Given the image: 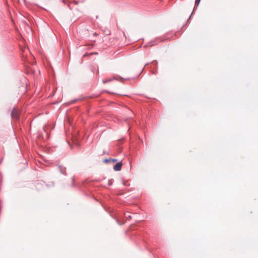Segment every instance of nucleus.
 Here are the masks:
<instances>
[{"label": "nucleus", "mask_w": 258, "mask_h": 258, "mask_svg": "<svg viewBox=\"0 0 258 258\" xmlns=\"http://www.w3.org/2000/svg\"><path fill=\"white\" fill-rule=\"evenodd\" d=\"M12 117L15 119H18L19 118V112L17 109L14 108L11 113Z\"/></svg>", "instance_id": "obj_1"}, {"label": "nucleus", "mask_w": 258, "mask_h": 258, "mask_svg": "<svg viewBox=\"0 0 258 258\" xmlns=\"http://www.w3.org/2000/svg\"><path fill=\"white\" fill-rule=\"evenodd\" d=\"M122 165V164L121 162H118L113 166V168L114 170L118 171L121 170Z\"/></svg>", "instance_id": "obj_2"}, {"label": "nucleus", "mask_w": 258, "mask_h": 258, "mask_svg": "<svg viewBox=\"0 0 258 258\" xmlns=\"http://www.w3.org/2000/svg\"><path fill=\"white\" fill-rule=\"evenodd\" d=\"M113 80H117V79L116 78H115V77H113L112 79H106V80L103 81V83L104 84H105V83H107L108 82H109Z\"/></svg>", "instance_id": "obj_3"}, {"label": "nucleus", "mask_w": 258, "mask_h": 258, "mask_svg": "<svg viewBox=\"0 0 258 258\" xmlns=\"http://www.w3.org/2000/svg\"><path fill=\"white\" fill-rule=\"evenodd\" d=\"M156 41H151V42H149L147 44L148 46H153V45H155L156 44Z\"/></svg>", "instance_id": "obj_4"}, {"label": "nucleus", "mask_w": 258, "mask_h": 258, "mask_svg": "<svg viewBox=\"0 0 258 258\" xmlns=\"http://www.w3.org/2000/svg\"><path fill=\"white\" fill-rule=\"evenodd\" d=\"M124 216L128 219L132 218L131 216L130 215H129L128 213H125L124 214Z\"/></svg>", "instance_id": "obj_5"}, {"label": "nucleus", "mask_w": 258, "mask_h": 258, "mask_svg": "<svg viewBox=\"0 0 258 258\" xmlns=\"http://www.w3.org/2000/svg\"><path fill=\"white\" fill-rule=\"evenodd\" d=\"M59 170L60 171V172L62 173V174H65L66 173H64V172H63L62 171V167H61L60 166H59Z\"/></svg>", "instance_id": "obj_6"}, {"label": "nucleus", "mask_w": 258, "mask_h": 258, "mask_svg": "<svg viewBox=\"0 0 258 258\" xmlns=\"http://www.w3.org/2000/svg\"><path fill=\"white\" fill-rule=\"evenodd\" d=\"M104 162H105V163L111 162V158L105 159L104 160Z\"/></svg>", "instance_id": "obj_7"}, {"label": "nucleus", "mask_w": 258, "mask_h": 258, "mask_svg": "<svg viewBox=\"0 0 258 258\" xmlns=\"http://www.w3.org/2000/svg\"><path fill=\"white\" fill-rule=\"evenodd\" d=\"M200 1H201V0H196V1H195L196 6H198L200 3Z\"/></svg>", "instance_id": "obj_8"}, {"label": "nucleus", "mask_w": 258, "mask_h": 258, "mask_svg": "<svg viewBox=\"0 0 258 258\" xmlns=\"http://www.w3.org/2000/svg\"><path fill=\"white\" fill-rule=\"evenodd\" d=\"M25 50H26V48H21V51H22V53H24V51H25ZM22 55H23V57L24 56V53L22 54Z\"/></svg>", "instance_id": "obj_9"}, {"label": "nucleus", "mask_w": 258, "mask_h": 258, "mask_svg": "<svg viewBox=\"0 0 258 258\" xmlns=\"http://www.w3.org/2000/svg\"><path fill=\"white\" fill-rule=\"evenodd\" d=\"M117 161V159H111V162H116Z\"/></svg>", "instance_id": "obj_10"}, {"label": "nucleus", "mask_w": 258, "mask_h": 258, "mask_svg": "<svg viewBox=\"0 0 258 258\" xmlns=\"http://www.w3.org/2000/svg\"><path fill=\"white\" fill-rule=\"evenodd\" d=\"M62 2L63 3L66 4V2L65 1V0H62Z\"/></svg>", "instance_id": "obj_11"}, {"label": "nucleus", "mask_w": 258, "mask_h": 258, "mask_svg": "<svg viewBox=\"0 0 258 258\" xmlns=\"http://www.w3.org/2000/svg\"><path fill=\"white\" fill-rule=\"evenodd\" d=\"M189 19H190V17H189V19H188L187 21H189Z\"/></svg>", "instance_id": "obj_12"}, {"label": "nucleus", "mask_w": 258, "mask_h": 258, "mask_svg": "<svg viewBox=\"0 0 258 258\" xmlns=\"http://www.w3.org/2000/svg\"><path fill=\"white\" fill-rule=\"evenodd\" d=\"M189 19H190V17H189V19H188L187 21H189Z\"/></svg>", "instance_id": "obj_13"}, {"label": "nucleus", "mask_w": 258, "mask_h": 258, "mask_svg": "<svg viewBox=\"0 0 258 258\" xmlns=\"http://www.w3.org/2000/svg\"><path fill=\"white\" fill-rule=\"evenodd\" d=\"M189 19H190V17H189V19H188L187 21H189Z\"/></svg>", "instance_id": "obj_14"}]
</instances>
